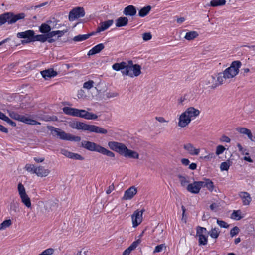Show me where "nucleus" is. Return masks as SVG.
Here are the masks:
<instances>
[{
	"instance_id": "obj_50",
	"label": "nucleus",
	"mask_w": 255,
	"mask_h": 255,
	"mask_svg": "<svg viewBox=\"0 0 255 255\" xmlns=\"http://www.w3.org/2000/svg\"><path fill=\"white\" fill-rule=\"evenodd\" d=\"M239 232V228L237 226H235L230 230V235L231 237H233L234 236L238 234Z\"/></svg>"
},
{
	"instance_id": "obj_57",
	"label": "nucleus",
	"mask_w": 255,
	"mask_h": 255,
	"mask_svg": "<svg viewBox=\"0 0 255 255\" xmlns=\"http://www.w3.org/2000/svg\"><path fill=\"white\" fill-rule=\"evenodd\" d=\"M54 252V250L53 248H48L42 252V255H51Z\"/></svg>"
},
{
	"instance_id": "obj_14",
	"label": "nucleus",
	"mask_w": 255,
	"mask_h": 255,
	"mask_svg": "<svg viewBox=\"0 0 255 255\" xmlns=\"http://www.w3.org/2000/svg\"><path fill=\"white\" fill-rule=\"evenodd\" d=\"M238 195L242 200L243 205L248 206L250 205L252 201V197L248 192L244 191L240 192Z\"/></svg>"
},
{
	"instance_id": "obj_51",
	"label": "nucleus",
	"mask_w": 255,
	"mask_h": 255,
	"mask_svg": "<svg viewBox=\"0 0 255 255\" xmlns=\"http://www.w3.org/2000/svg\"><path fill=\"white\" fill-rule=\"evenodd\" d=\"M225 149L226 148L223 145H220L217 146L216 150V154L217 155H219L222 154Z\"/></svg>"
},
{
	"instance_id": "obj_42",
	"label": "nucleus",
	"mask_w": 255,
	"mask_h": 255,
	"mask_svg": "<svg viewBox=\"0 0 255 255\" xmlns=\"http://www.w3.org/2000/svg\"><path fill=\"white\" fill-rule=\"evenodd\" d=\"M241 211L240 210H234L231 214V218L235 220H239L242 218L241 216Z\"/></svg>"
},
{
	"instance_id": "obj_18",
	"label": "nucleus",
	"mask_w": 255,
	"mask_h": 255,
	"mask_svg": "<svg viewBox=\"0 0 255 255\" xmlns=\"http://www.w3.org/2000/svg\"><path fill=\"white\" fill-rule=\"evenodd\" d=\"M216 78V76L214 75L209 76L205 80V85L211 88H215L218 85H220Z\"/></svg>"
},
{
	"instance_id": "obj_58",
	"label": "nucleus",
	"mask_w": 255,
	"mask_h": 255,
	"mask_svg": "<svg viewBox=\"0 0 255 255\" xmlns=\"http://www.w3.org/2000/svg\"><path fill=\"white\" fill-rule=\"evenodd\" d=\"M86 111L85 110L77 109L76 117L83 118L84 117V114L86 113Z\"/></svg>"
},
{
	"instance_id": "obj_21",
	"label": "nucleus",
	"mask_w": 255,
	"mask_h": 255,
	"mask_svg": "<svg viewBox=\"0 0 255 255\" xmlns=\"http://www.w3.org/2000/svg\"><path fill=\"white\" fill-rule=\"evenodd\" d=\"M50 173V170L48 169H45L43 166H39L36 167L35 174L40 177L47 176Z\"/></svg>"
},
{
	"instance_id": "obj_53",
	"label": "nucleus",
	"mask_w": 255,
	"mask_h": 255,
	"mask_svg": "<svg viewBox=\"0 0 255 255\" xmlns=\"http://www.w3.org/2000/svg\"><path fill=\"white\" fill-rule=\"evenodd\" d=\"M217 223L221 228H228L229 226L227 223L219 219L217 220Z\"/></svg>"
},
{
	"instance_id": "obj_61",
	"label": "nucleus",
	"mask_w": 255,
	"mask_h": 255,
	"mask_svg": "<svg viewBox=\"0 0 255 255\" xmlns=\"http://www.w3.org/2000/svg\"><path fill=\"white\" fill-rule=\"evenodd\" d=\"M157 232H159V238H158V241L160 240V239H162L163 238L164 236V233H163V229H157Z\"/></svg>"
},
{
	"instance_id": "obj_23",
	"label": "nucleus",
	"mask_w": 255,
	"mask_h": 255,
	"mask_svg": "<svg viewBox=\"0 0 255 255\" xmlns=\"http://www.w3.org/2000/svg\"><path fill=\"white\" fill-rule=\"evenodd\" d=\"M241 134L247 135L249 139L252 141H255V136H253L251 130L245 128H238L236 129Z\"/></svg>"
},
{
	"instance_id": "obj_33",
	"label": "nucleus",
	"mask_w": 255,
	"mask_h": 255,
	"mask_svg": "<svg viewBox=\"0 0 255 255\" xmlns=\"http://www.w3.org/2000/svg\"><path fill=\"white\" fill-rule=\"evenodd\" d=\"M125 157L127 158L138 159L139 155L137 152L128 149Z\"/></svg>"
},
{
	"instance_id": "obj_49",
	"label": "nucleus",
	"mask_w": 255,
	"mask_h": 255,
	"mask_svg": "<svg viewBox=\"0 0 255 255\" xmlns=\"http://www.w3.org/2000/svg\"><path fill=\"white\" fill-rule=\"evenodd\" d=\"M208 239L205 235L199 236V245H205L207 244Z\"/></svg>"
},
{
	"instance_id": "obj_35",
	"label": "nucleus",
	"mask_w": 255,
	"mask_h": 255,
	"mask_svg": "<svg viewBox=\"0 0 255 255\" xmlns=\"http://www.w3.org/2000/svg\"><path fill=\"white\" fill-rule=\"evenodd\" d=\"M47 34H39L35 35H34L33 39L32 40L33 41H40L41 42H45L47 40Z\"/></svg>"
},
{
	"instance_id": "obj_10",
	"label": "nucleus",
	"mask_w": 255,
	"mask_h": 255,
	"mask_svg": "<svg viewBox=\"0 0 255 255\" xmlns=\"http://www.w3.org/2000/svg\"><path fill=\"white\" fill-rule=\"evenodd\" d=\"M203 187L202 181H194L193 183L189 184L187 187V190L190 193L197 194L199 193L200 189Z\"/></svg>"
},
{
	"instance_id": "obj_41",
	"label": "nucleus",
	"mask_w": 255,
	"mask_h": 255,
	"mask_svg": "<svg viewBox=\"0 0 255 255\" xmlns=\"http://www.w3.org/2000/svg\"><path fill=\"white\" fill-rule=\"evenodd\" d=\"M225 3V0H212L210 1V6L212 7H216L224 5Z\"/></svg>"
},
{
	"instance_id": "obj_4",
	"label": "nucleus",
	"mask_w": 255,
	"mask_h": 255,
	"mask_svg": "<svg viewBox=\"0 0 255 255\" xmlns=\"http://www.w3.org/2000/svg\"><path fill=\"white\" fill-rule=\"evenodd\" d=\"M25 17L24 13L15 14L11 12L4 13L0 15V26L7 23L8 24L15 23L18 20L24 19Z\"/></svg>"
},
{
	"instance_id": "obj_34",
	"label": "nucleus",
	"mask_w": 255,
	"mask_h": 255,
	"mask_svg": "<svg viewBox=\"0 0 255 255\" xmlns=\"http://www.w3.org/2000/svg\"><path fill=\"white\" fill-rule=\"evenodd\" d=\"M198 35H199L196 31H189L186 33L184 38L187 40L190 41L197 38Z\"/></svg>"
},
{
	"instance_id": "obj_40",
	"label": "nucleus",
	"mask_w": 255,
	"mask_h": 255,
	"mask_svg": "<svg viewBox=\"0 0 255 255\" xmlns=\"http://www.w3.org/2000/svg\"><path fill=\"white\" fill-rule=\"evenodd\" d=\"M58 20H56L54 18L52 19H50L47 21V23L48 24L49 26L50 27L51 30L52 29H56L59 28V25L58 24Z\"/></svg>"
},
{
	"instance_id": "obj_8",
	"label": "nucleus",
	"mask_w": 255,
	"mask_h": 255,
	"mask_svg": "<svg viewBox=\"0 0 255 255\" xmlns=\"http://www.w3.org/2000/svg\"><path fill=\"white\" fill-rule=\"evenodd\" d=\"M85 14L84 9L83 7H77L73 8L69 13V19L72 21L76 19L83 17Z\"/></svg>"
},
{
	"instance_id": "obj_64",
	"label": "nucleus",
	"mask_w": 255,
	"mask_h": 255,
	"mask_svg": "<svg viewBox=\"0 0 255 255\" xmlns=\"http://www.w3.org/2000/svg\"><path fill=\"white\" fill-rule=\"evenodd\" d=\"M221 141L222 142H225L227 143H229L230 142V139L227 136L223 135L221 139Z\"/></svg>"
},
{
	"instance_id": "obj_38",
	"label": "nucleus",
	"mask_w": 255,
	"mask_h": 255,
	"mask_svg": "<svg viewBox=\"0 0 255 255\" xmlns=\"http://www.w3.org/2000/svg\"><path fill=\"white\" fill-rule=\"evenodd\" d=\"M220 231L218 228H212L211 230L208 232V234L211 236V238L214 239H217L220 234Z\"/></svg>"
},
{
	"instance_id": "obj_29",
	"label": "nucleus",
	"mask_w": 255,
	"mask_h": 255,
	"mask_svg": "<svg viewBox=\"0 0 255 255\" xmlns=\"http://www.w3.org/2000/svg\"><path fill=\"white\" fill-rule=\"evenodd\" d=\"M128 21V20L127 17H120L116 20V26L118 27L126 26Z\"/></svg>"
},
{
	"instance_id": "obj_27",
	"label": "nucleus",
	"mask_w": 255,
	"mask_h": 255,
	"mask_svg": "<svg viewBox=\"0 0 255 255\" xmlns=\"http://www.w3.org/2000/svg\"><path fill=\"white\" fill-rule=\"evenodd\" d=\"M203 183V187H206L207 189L210 192H212L214 188L213 182L209 179L204 178L203 181H202Z\"/></svg>"
},
{
	"instance_id": "obj_60",
	"label": "nucleus",
	"mask_w": 255,
	"mask_h": 255,
	"mask_svg": "<svg viewBox=\"0 0 255 255\" xmlns=\"http://www.w3.org/2000/svg\"><path fill=\"white\" fill-rule=\"evenodd\" d=\"M165 248L166 247L165 246V244H160L157 245L154 249V253H155L160 252L161 251H162L163 248Z\"/></svg>"
},
{
	"instance_id": "obj_12",
	"label": "nucleus",
	"mask_w": 255,
	"mask_h": 255,
	"mask_svg": "<svg viewBox=\"0 0 255 255\" xmlns=\"http://www.w3.org/2000/svg\"><path fill=\"white\" fill-rule=\"evenodd\" d=\"M61 153L62 155H64L65 156L70 159H73L79 160H83L84 159V158L80 154L78 153L71 152L65 149H62L61 150Z\"/></svg>"
},
{
	"instance_id": "obj_47",
	"label": "nucleus",
	"mask_w": 255,
	"mask_h": 255,
	"mask_svg": "<svg viewBox=\"0 0 255 255\" xmlns=\"http://www.w3.org/2000/svg\"><path fill=\"white\" fill-rule=\"evenodd\" d=\"M18 191L20 197L27 194L25 187L21 183H19L18 185Z\"/></svg>"
},
{
	"instance_id": "obj_25",
	"label": "nucleus",
	"mask_w": 255,
	"mask_h": 255,
	"mask_svg": "<svg viewBox=\"0 0 255 255\" xmlns=\"http://www.w3.org/2000/svg\"><path fill=\"white\" fill-rule=\"evenodd\" d=\"M104 45L103 43H100L95 46L90 50L88 53V55L91 56L99 53L104 48Z\"/></svg>"
},
{
	"instance_id": "obj_20",
	"label": "nucleus",
	"mask_w": 255,
	"mask_h": 255,
	"mask_svg": "<svg viewBox=\"0 0 255 255\" xmlns=\"http://www.w3.org/2000/svg\"><path fill=\"white\" fill-rule=\"evenodd\" d=\"M184 112L187 115L189 118L192 119L198 116L200 112L199 110L195 109L193 107L187 108Z\"/></svg>"
},
{
	"instance_id": "obj_62",
	"label": "nucleus",
	"mask_w": 255,
	"mask_h": 255,
	"mask_svg": "<svg viewBox=\"0 0 255 255\" xmlns=\"http://www.w3.org/2000/svg\"><path fill=\"white\" fill-rule=\"evenodd\" d=\"M47 34V38H52L53 37L57 35L56 31H53L49 32Z\"/></svg>"
},
{
	"instance_id": "obj_13",
	"label": "nucleus",
	"mask_w": 255,
	"mask_h": 255,
	"mask_svg": "<svg viewBox=\"0 0 255 255\" xmlns=\"http://www.w3.org/2000/svg\"><path fill=\"white\" fill-rule=\"evenodd\" d=\"M88 126V124L78 121L69 122V126L72 128L78 130H87Z\"/></svg>"
},
{
	"instance_id": "obj_43",
	"label": "nucleus",
	"mask_w": 255,
	"mask_h": 255,
	"mask_svg": "<svg viewBox=\"0 0 255 255\" xmlns=\"http://www.w3.org/2000/svg\"><path fill=\"white\" fill-rule=\"evenodd\" d=\"M12 224V221L10 219L4 220L0 224V230H3L10 226Z\"/></svg>"
},
{
	"instance_id": "obj_54",
	"label": "nucleus",
	"mask_w": 255,
	"mask_h": 255,
	"mask_svg": "<svg viewBox=\"0 0 255 255\" xmlns=\"http://www.w3.org/2000/svg\"><path fill=\"white\" fill-rule=\"evenodd\" d=\"M230 167L229 163L227 162H223L220 165V169L221 171H227Z\"/></svg>"
},
{
	"instance_id": "obj_7",
	"label": "nucleus",
	"mask_w": 255,
	"mask_h": 255,
	"mask_svg": "<svg viewBox=\"0 0 255 255\" xmlns=\"http://www.w3.org/2000/svg\"><path fill=\"white\" fill-rule=\"evenodd\" d=\"M108 145L111 150L119 153L124 157L128 149L124 144L116 141H110L108 142Z\"/></svg>"
},
{
	"instance_id": "obj_52",
	"label": "nucleus",
	"mask_w": 255,
	"mask_h": 255,
	"mask_svg": "<svg viewBox=\"0 0 255 255\" xmlns=\"http://www.w3.org/2000/svg\"><path fill=\"white\" fill-rule=\"evenodd\" d=\"M187 102V98L186 95L181 96L178 99V104L179 105L183 106L185 104V103Z\"/></svg>"
},
{
	"instance_id": "obj_9",
	"label": "nucleus",
	"mask_w": 255,
	"mask_h": 255,
	"mask_svg": "<svg viewBox=\"0 0 255 255\" xmlns=\"http://www.w3.org/2000/svg\"><path fill=\"white\" fill-rule=\"evenodd\" d=\"M145 211L144 209L136 210L131 216L133 227H136L139 225L142 221V214Z\"/></svg>"
},
{
	"instance_id": "obj_15",
	"label": "nucleus",
	"mask_w": 255,
	"mask_h": 255,
	"mask_svg": "<svg viewBox=\"0 0 255 255\" xmlns=\"http://www.w3.org/2000/svg\"><path fill=\"white\" fill-rule=\"evenodd\" d=\"M137 192V189L134 186H131L125 191L123 199L126 200L131 199Z\"/></svg>"
},
{
	"instance_id": "obj_17",
	"label": "nucleus",
	"mask_w": 255,
	"mask_h": 255,
	"mask_svg": "<svg viewBox=\"0 0 255 255\" xmlns=\"http://www.w3.org/2000/svg\"><path fill=\"white\" fill-rule=\"evenodd\" d=\"M90 132H94L96 133H100L105 134L108 131L106 129L102 127H98L93 125H89L88 126L87 130Z\"/></svg>"
},
{
	"instance_id": "obj_22",
	"label": "nucleus",
	"mask_w": 255,
	"mask_h": 255,
	"mask_svg": "<svg viewBox=\"0 0 255 255\" xmlns=\"http://www.w3.org/2000/svg\"><path fill=\"white\" fill-rule=\"evenodd\" d=\"M183 148L191 155H197L200 152V149L195 148L191 143L184 144Z\"/></svg>"
},
{
	"instance_id": "obj_11",
	"label": "nucleus",
	"mask_w": 255,
	"mask_h": 255,
	"mask_svg": "<svg viewBox=\"0 0 255 255\" xmlns=\"http://www.w3.org/2000/svg\"><path fill=\"white\" fill-rule=\"evenodd\" d=\"M191 119L188 118L184 112L179 116L178 126L181 128H185L191 122Z\"/></svg>"
},
{
	"instance_id": "obj_6",
	"label": "nucleus",
	"mask_w": 255,
	"mask_h": 255,
	"mask_svg": "<svg viewBox=\"0 0 255 255\" xmlns=\"http://www.w3.org/2000/svg\"><path fill=\"white\" fill-rule=\"evenodd\" d=\"M7 112L9 116L14 120H18L20 122H22L24 123L32 125L40 124V123H39L38 122L34 120L30 119L28 117H26L25 116L20 115L14 111L8 110Z\"/></svg>"
},
{
	"instance_id": "obj_32",
	"label": "nucleus",
	"mask_w": 255,
	"mask_h": 255,
	"mask_svg": "<svg viewBox=\"0 0 255 255\" xmlns=\"http://www.w3.org/2000/svg\"><path fill=\"white\" fill-rule=\"evenodd\" d=\"M95 35L94 32H91L87 34L78 35L73 38V40L76 42L84 41L90 37V36Z\"/></svg>"
},
{
	"instance_id": "obj_36",
	"label": "nucleus",
	"mask_w": 255,
	"mask_h": 255,
	"mask_svg": "<svg viewBox=\"0 0 255 255\" xmlns=\"http://www.w3.org/2000/svg\"><path fill=\"white\" fill-rule=\"evenodd\" d=\"M20 197L22 203H23L27 208H29L31 207L30 199L27 194L21 196Z\"/></svg>"
},
{
	"instance_id": "obj_24",
	"label": "nucleus",
	"mask_w": 255,
	"mask_h": 255,
	"mask_svg": "<svg viewBox=\"0 0 255 255\" xmlns=\"http://www.w3.org/2000/svg\"><path fill=\"white\" fill-rule=\"evenodd\" d=\"M41 74L45 79H48L49 78L56 76L57 75V72L53 69H48L41 71Z\"/></svg>"
},
{
	"instance_id": "obj_19",
	"label": "nucleus",
	"mask_w": 255,
	"mask_h": 255,
	"mask_svg": "<svg viewBox=\"0 0 255 255\" xmlns=\"http://www.w3.org/2000/svg\"><path fill=\"white\" fill-rule=\"evenodd\" d=\"M35 32L32 30H28L24 32H18L17 34V37L18 38H24L30 39L31 41L33 39Z\"/></svg>"
},
{
	"instance_id": "obj_59",
	"label": "nucleus",
	"mask_w": 255,
	"mask_h": 255,
	"mask_svg": "<svg viewBox=\"0 0 255 255\" xmlns=\"http://www.w3.org/2000/svg\"><path fill=\"white\" fill-rule=\"evenodd\" d=\"M142 38L144 41H148L152 38V35L150 32L144 33L142 34Z\"/></svg>"
},
{
	"instance_id": "obj_39",
	"label": "nucleus",
	"mask_w": 255,
	"mask_h": 255,
	"mask_svg": "<svg viewBox=\"0 0 255 255\" xmlns=\"http://www.w3.org/2000/svg\"><path fill=\"white\" fill-rule=\"evenodd\" d=\"M151 9L150 6H147L142 8L139 11L138 15L140 17H144L147 15Z\"/></svg>"
},
{
	"instance_id": "obj_45",
	"label": "nucleus",
	"mask_w": 255,
	"mask_h": 255,
	"mask_svg": "<svg viewBox=\"0 0 255 255\" xmlns=\"http://www.w3.org/2000/svg\"><path fill=\"white\" fill-rule=\"evenodd\" d=\"M178 178L179 180V181L181 183V185L182 186H185L186 185H188L189 181L188 180V178L186 177L185 176H182V175H178Z\"/></svg>"
},
{
	"instance_id": "obj_5",
	"label": "nucleus",
	"mask_w": 255,
	"mask_h": 255,
	"mask_svg": "<svg viewBox=\"0 0 255 255\" xmlns=\"http://www.w3.org/2000/svg\"><path fill=\"white\" fill-rule=\"evenodd\" d=\"M53 136H57L60 139L68 141H74L79 142L81 140V137L78 136H74L70 133H67L61 129L53 127L48 128Z\"/></svg>"
},
{
	"instance_id": "obj_2",
	"label": "nucleus",
	"mask_w": 255,
	"mask_h": 255,
	"mask_svg": "<svg viewBox=\"0 0 255 255\" xmlns=\"http://www.w3.org/2000/svg\"><path fill=\"white\" fill-rule=\"evenodd\" d=\"M241 63L239 61H233L231 66L226 68L223 73H220L217 77V81L220 84L230 81V79L236 76L239 72Z\"/></svg>"
},
{
	"instance_id": "obj_26",
	"label": "nucleus",
	"mask_w": 255,
	"mask_h": 255,
	"mask_svg": "<svg viewBox=\"0 0 255 255\" xmlns=\"http://www.w3.org/2000/svg\"><path fill=\"white\" fill-rule=\"evenodd\" d=\"M124 14L126 16H134L136 13V8L133 5H128L124 10Z\"/></svg>"
},
{
	"instance_id": "obj_37",
	"label": "nucleus",
	"mask_w": 255,
	"mask_h": 255,
	"mask_svg": "<svg viewBox=\"0 0 255 255\" xmlns=\"http://www.w3.org/2000/svg\"><path fill=\"white\" fill-rule=\"evenodd\" d=\"M50 31V27L47 22L42 23L39 27V31L42 33L47 34Z\"/></svg>"
},
{
	"instance_id": "obj_48",
	"label": "nucleus",
	"mask_w": 255,
	"mask_h": 255,
	"mask_svg": "<svg viewBox=\"0 0 255 255\" xmlns=\"http://www.w3.org/2000/svg\"><path fill=\"white\" fill-rule=\"evenodd\" d=\"M25 169L28 172L35 174L36 167H35L33 164H27L25 165Z\"/></svg>"
},
{
	"instance_id": "obj_1",
	"label": "nucleus",
	"mask_w": 255,
	"mask_h": 255,
	"mask_svg": "<svg viewBox=\"0 0 255 255\" xmlns=\"http://www.w3.org/2000/svg\"><path fill=\"white\" fill-rule=\"evenodd\" d=\"M112 68L117 71L121 70L123 75L130 77H137L141 73V66L138 64H133L132 60L128 61V63L124 61L116 63L112 65Z\"/></svg>"
},
{
	"instance_id": "obj_31",
	"label": "nucleus",
	"mask_w": 255,
	"mask_h": 255,
	"mask_svg": "<svg viewBox=\"0 0 255 255\" xmlns=\"http://www.w3.org/2000/svg\"><path fill=\"white\" fill-rule=\"evenodd\" d=\"M63 112L68 115L76 117L77 109L69 107H64L62 109Z\"/></svg>"
},
{
	"instance_id": "obj_63",
	"label": "nucleus",
	"mask_w": 255,
	"mask_h": 255,
	"mask_svg": "<svg viewBox=\"0 0 255 255\" xmlns=\"http://www.w3.org/2000/svg\"><path fill=\"white\" fill-rule=\"evenodd\" d=\"M115 189V187H114V184L113 183L112 184H111V185H110L107 190H106V193L107 194H109L111 193V192L112 191H113Z\"/></svg>"
},
{
	"instance_id": "obj_28",
	"label": "nucleus",
	"mask_w": 255,
	"mask_h": 255,
	"mask_svg": "<svg viewBox=\"0 0 255 255\" xmlns=\"http://www.w3.org/2000/svg\"><path fill=\"white\" fill-rule=\"evenodd\" d=\"M58 207V204L52 200H49L45 203V208L49 212L56 209Z\"/></svg>"
},
{
	"instance_id": "obj_30",
	"label": "nucleus",
	"mask_w": 255,
	"mask_h": 255,
	"mask_svg": "<svg viewBox=\"0 0 255 255\" xmlns=\"http://www.w3.org/2000/svg\"><path fill=\"white\" fill-rule=\"evenodd\" d=\"M10 213L13 215L19 212V204L16 201H13L10 204Z\"/></svg>"
},
{
	"instance_id": "obj_56",
	"label": "nucleus",
	"mask_w": 255,
	"mask_h": 255,
	"mask_svg": "<svg viewBox=\"0 0 255 255\" xmlns=\"http://www.w3.org/2000/svg\"><path fill=\"white\" fill-rule=\"evenodd\" d=\"M94 82L92 80H89L83 84V88L90 89L93 86Z\"/></svg>"
},
{
	"instance_id": "obj_55",
	"label": "nucleus",
	"mask_w": 255,
	"mask_h": 255,
	"mask_svg": "<svg viewBox=\"0 0 255 255\" xmlns=\"http://www.w3.org/2000/svg\"><path fill=\"white\" fill-rule=\"evenodd\" d=\"M141 241L140 239H138L135 241H134L129 247L132 251L134 250L139 244H140Z\"/></svg>"
},
{
	"instance_id": "obj_46",
	"label": "nucleus",
	"mask_w": 255,
	"mask_h": 255,
	"mask_svg": "<svg viewBox=\"0 0 255 255\" xmlns=\"http://www.w3.org/2000/svg\"><path fill=\"white\" fill-rule=\"evenodd\" d=\"M207 232V229L206 228L198 226L196 229V235L197 236H200L204 235V234H206Z\"/></svg>"
},
{
	"instance_id": "obj_3",
	"label": "nucleus",
	"mask_w": 255,
	"mask_h": 255,
	"mask_svg": "<svg viewBox=\"0 0 255 255\" xmlns=\"http://www.w3.org/2000/svg\"><path fill=\"white\" fill-rule=\"evenodd\" d=\"M81 145L89 151L97 152L111 158L115 157L114 153L94 142L83 140L81 142Z\"/></svg>"
},
{
	"instance_id": "obj_44",
	"label": "nucleus",
	"mask_w": 255,
	"mask_h": 255,
	"mask_svg": "<svg viewBox=\"0 0 255 255\" xmlns=\"http://www.w3.org/2000/svg\"><path fill=\"white\" fill-rule=\"evenodd\" d=\"M97 118L98 116L96 114L86 111L83 118L87 120H95L97 119Z\"/></svg>"
},
{
	"instance_id": "obj_16",
	"label": "nucleus",
	"mask_w": 255,
	"mask_h": 255,
	"mask_svg": "<svg viewBox=\"0 0 255 255\" xmlns=\"http://www.w3.org/2000/svg\"><path fill=\"white\" fill-rule=\"evenodd\" d=\"M113 20H108L107 21L101 22L99 26L97 28L96 31L94 32L95 34L106 30L113 24Z\"/></svg>"
}]
</instances>
